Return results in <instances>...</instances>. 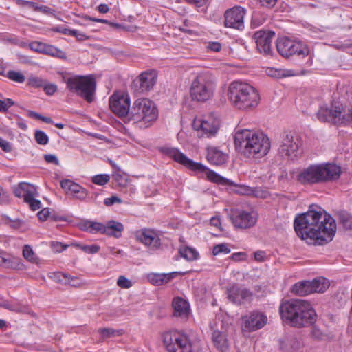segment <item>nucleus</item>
Instances as JSON below:
<instances>
[{"instance_id":"nucleus-35","label":"nucleus","mask_w":352,"mask_h":352,"mask_svg":"<svg viewBox=\"0 0 352 352\" xmlns=\"http://www.w3.org/2000/svg\"><path fill=\"white\" fill-rule=\"evenodd\" d=\"M179 254L181 257L188 261L198 260L200 257L199 252L194 248L189 246H183L179 249Z\"/></svg>"},{"instance_id":"nucleus-12","label":"nucleus","mask_w":352,"mask_h":352,"mask_svg":"<svg viewBox=\"0 0 352 352\" xmlns=\"http://www.w3.org/2000/svg\"><path fill=\"white\" fill-rule=\"evenodd\" d=\"M316 116L321 122L334 124H346L349 122L348 114L344 113V107L339 102H333L330 107H321Z\"/></svg>"},{"instance_id":"nucleus-42","label":"nucleus","mask_w":352,"mask_h":352,"mask_svg":"<svg viewBox=\"0 0 352 352\" xmlns=\"http://www.w3.org/2000/svg\"><path fill=\"white\" fill-rule=\"evenodd\" d=\"M267 73L268 76L274 77V78H283V77H286V76H289L292 75L291 74H289L288 72H286L281 69H274V68H268Z\"/></svg>"},{"instance_id":"nucleus-43","label":"nucleus","mask_w":352,"mask_h":352,"mask_svg":"<svg viewBox=\"0 0 352 352\" xmlns=\"http://www.w3.org/2000/svg\"><path fill=\"white\" fill-rule=\"evenodd\" d=\"M34 138L36 142L40 145H46L49 142V137L45 132L41 130L35 131Z\"/></svg>"},{"instance_id":"nucleus-45","label":"nucleus","mask_w":352,"mask_h":352,"mask_svg":"<svg viewBox=\"0 0 352 352\" xmlns=\"http://www.w3.org/2000/svg\"><path fill=\"white\" fill-rule=\"evenodd\" d=\"M98 333L102 338L106 339L108 338L113 337L116 335H120V331L115 330L112 328H102L98 329Z\"/></svg>"},{"instance_id":"nucleus-48","label":"nucleus","mask_w":352,"mask_h":352,"mask_svg":"<svg viewBox=\"0 0 352 352\" xmlns=\"http://www.w3.org/2000/svg\"><path fill=\"white\" fill-rule=\"evenodd\" d=\"M117 285L121 288L129 289L132 286V283L124 276H120L117 280Z\"/></svg>"},{"instance_id":"nucleus-61","label":"nucleus","mask_w":352,"mask_h":352,"mask_svg":"<svg viewBox=\"0 0 352 352\" xmlns=\"http://www.w3.org/2000/svg\"><path fill=\"white\" fill-rule=\"evenodd\" d=\"M344 227L346 229L352 230V217L347 216L342 219Z\"/></svg>"},{"instance_id":"nucleus-29","label":"nucleus","mask_w":352,"mask_h":352,"mask_svg":"<svg viewBox=\"0 0 352 352\" xmlns=\"http://www.w3.org/2000/svg\"><path fill=\"white\" fill-rule=\"evenodd\" d=\"M0 266H4L11 269H21L23 264L21 259L19 257L8 255L0 251Z\"/></svg>"},{"instance_id":"nucleus-5","label":"nucleus","mask_w":352,"mask_h":352,"mask_svg":"<svg viewBox=\"0 0 352 352\" xmlns=\"http://www.w3.org/2000/svg\"><path fill=\"white\" fill-rule=\"evenodd\" d=\"M340 174L341 168L335 164H316L302 169L296 179L302 185H312L337 180Z\"/></svg>"},{"instance_id":"nucleus-4","label":"nucleus","mask_w":352,"mask_h":352,"mask_svg":"<svg viewBox=\"0 0 352 352\" xmlns=\"http://www.w3.org/2000/svg\"><path fill=\"white\" fill-rule=\"evenodd\" d=\"M162 341L168 352H201L203 349L199 337L183 330L164 332Z\"/></svg>"},{"instance_id":"nucleus-57","label":"nucleus","mask_w":352,"mask_h":352,"mask_svg":"<svg viewBox=\"0 0 352 352\" xmlns=\"http://www.w3.org/2000/svg\"><path fill=\"white\" fill-rule=\"evenodd\" d=\"M240 192L243 195H252L254 194V190L245 185L240 186Z\"/></svg>"},{"instance_id":"nucleus-30","label":"nucleus","mask_w":352,"mask_h":352,"mask_svg":"<svg viewBox=\"0 0 352 352\" xmlns=\"http://www.w3.org/2000/svg\"><path fill=\"white\" fill-rule=\"evenodd\" d=\"M212 340L215 347L221 352L228 349L229 345L226 336L219 331H214L212 335Z\"/></svg>"},{"instance_id":"nucleus-59","label":"nucleus","mask_w":352,"mask_h":352,"mask_svg":"<svg viewBox=\"0 0 352 352\" xmlns=\"http://www.w3.org/2000/svg\"><path fill=\"white\" fill-rule=\"evenodd\" d=\"M266 253L262 250H258L254 252V258L255 260L262 262L265 260Z\"/></svg>"},{"instance_id":"nucleus-2","label":"nucleus","mask_w":352,"mask_h":352,"mask_svg":"<svg viewBox=\"0 0 352 352\" xmlns=\"http://www.w3.org/2000/svg\"><path fill=\"white\" fill-rule=\"evenodd\" d=\"M234 144L241 155L250 160L265 157L271 147L270 140L267 135L248 129L236 132Z\"/></svg>"},{"instance_id":"nucleus-24","label":"nucleus","mask_w":352,"mask_h":352,"mask_svg":"<svg viewBox=\"0 0 352 352\" xmlns=\"http://www.w3.org/2000/svg\"><path fill=\"white\" fill-rule=\"evenodd\" d=\"M156 80L157 74L155 71L144 72L135 80L134 83L139 85L140 92H145L153 88Z\"/></svg>"},{"instance_id":"nucleus-14","label":"nucleus","mask_w":352,"mask_h":352,"mask_svg":"<svg viewBox=\"0 0 352 352\" xmlns=\"http://www.w3.org/2000/svg\"><path fill=\"white\" fill-rule=\"evenodd\" d=\"M228 219L235 228L248 229L254 226L258 221L257 212L253 210L232 209L229 212Z\"/></svg>"},{"instance_id":"nucleus-58","label":"nucleus","mask_w":352,"mask_h":352,"mask_svg":"<svg viewBox=\"0 0 352 352\" xmlns=\"http://www.w3.org/2000/svg\"><path fill=\"white\" fill-rule=\"evenodd\" d=\"M49 215L50 211L48 208L43 209L42 210L39 211L37 214L38 219L43 221H45Z\"/></svg>"},{"instance_id":"nucleus-11","label":"nucleus","mask_w":352,"mask_h":352,"mask_svg":"<svg viewBox=\"0 0 352 352\" xmlns=\"http://www.w3.org/2000/svg\"><path fill=\"white\" fill-rule=\"evenodd\" d=\"M276 48L283 57L288 58L296 55L300 57L308 56L309 50L302 41L284 36L277 39Z\"/></svg>"},{"instance_id":"nucleus-22","label":"nucleus","mask_w":352,"mask_h":352,"mask_svg":"<svg viewBox=\"0 0 352 352\" xmlns=\"http://www.w3.org/2000/svg\"><path fill=\"white\" fill-rule=\"evenodd\" d=\"M29 47L31 50L50 55L53 57H58L65 58L66 57L65 53L61 50L56 47L54 45H48L39 41H33L29 44Z\"/></svg>"},{"instance_id":"nucleus-62","label":"nucleus","mask_w":352,"mask_h":352,"mask_svg":"<svg viewBox=\"0 0 352 352\" xmlns=\"http://www.w3.org/2000/svg\"><path fill=\"white\" fill-rule=\"evenodd\" d=\"M188 3L194 5L196 7H202L206 5L208 0H185Z\"/></svg>"},{"instance_id":"nucleus-13","label":"nucleus","mask_w":352,"mask_h":352,"mask_svg":"<svg viewBox=\"0 0 352 352\" xmlns=\"http://www.w3.org/2000/svg\"><path fill=\"white\" fill-rule=\"evenodd\" d=\"M300 138L292 132L287 133L283 136V140L278 148L279 154L291 160L296 159L301 153Z\"/></svg>"},{"instance_id":"nucleus-21","label":"nucleus","mask_w":352,"mask_h":352,"mask_svg":"<svg viewBox=\"0 0 352 352\" xmlns=\"http://www.w3.org/2000/svg\"><path fill=\"white\" fill-rule=\"evenodd\" d=\"M275 36L272 31L259 30L254 34V39L260 53L269 54L271 52V43Z\"/></svg>"},{"instance_id":"nucleus-47","label":"nucleus","mask_w":352,"mask_h":352,"mask_svg":"<svg viewBox=\"0 0 352 352\" xmlns=\"http://www.w3.org/2000/svg\"><path fill=\"white\" fill-rule=\"evenodd\" d=\"M46 80L38 76H32L28 78V84L33 87H43Z\"/></svg>"},{"instance_id":"nucleus-10","label":"nucleus","mask_w":352,"mask_h":352,"mask_svg":"<svg viewBox=\"0 0 352 352\" xmlns=\"http://www.w3.org/2000/svg\"><path fill=\"white\" fill-rule=\"evenodd\" d=\"M67 88L72 93L91 103L94 100L96 79L92 75L75 76L65 80Z\"/></svg>"},{"instance_id":"nucleus-50","label":"nucleus","mask_w":352,"mask_h":352,"mask_svg":"<svg viewBox=\"0 0 352 352\" xmlns=\"http://www.w3.org/2000/svg\"><path fill=\"white\" fill-rule=\"evenodd\" d=\"M69 245L67 244H63L60 242L58 241H53L51 243V247L54 252H62L63 251L65 250L68 248Z\"/></svg>"},{"instance_id":"nucleus-3","label":"nucleus","mask_w":352,"mask_h":352,"mask_svg":"<svg viewBox=\"0 0 352 352\" xmlns=\"http://www.w3.org/2000/svg\"><path fill=\"white\" fill-rule=\"evenodd\" d=\"M283 321L298 328L311 326L315 323L317 314L311 305L301 299L283 302L279 307Z\"/></svg>"},{"instance_id":"nucleus-1","label":"nucleus","mask_w":352,"mask_h":352,"mask_svg":"<svg viewBox=\"0 0 352 352\" xmlns=\"http://www.w3.org/2000/svg\"><path fill=\"white\" fill-rule=\"evenodd\" d=\"M294 230L302 240L324 245L333 240L336 232L335 220L321 208L311 207L307 212L298 214L294 222Z\"/></svg>"},{"instance_id":"nucleus-6","label":"nucleus","mask_w":352,"mask_h":352,"mask_svg":"<svg viewBox=\"0 0 352 352\" xmlns=\"http://www.w3.org/2000/svg\"><path fill=\"white\" fill-rule=\"evenodd\" d=\"M158 118V110L151 100L142 98L135 100L124 122L135 127L144 129L150 127Z\"/></svg>"},{"instance_id":"nucleus-31","label":"nucleus","mask_w":352,"mask_h":352,"mask_svg":"<svg viewBox=\"0 0 352 352\" xmlns=\"http://www.w3.org/2000/svg\"><path fill=\"white\" fill-rule=\"evenodd\" d=\"M54 275L58 282L64 284H69L73 287H79L82 284L78 277L72 276L67 273L57 272Z\"/></svg>"},{"instance_id":"nucleus-51","label":"nucleus","mask_w":352,"mask_h":352,"mask_svg":"<svg viewBox=\"0 0 352 352\" xmlns=\"http://www.w3.org/2000/svg\"><path fill=\"white\" fill-rule=\"evenodd\" d=\"M43 88L45 94L49 96L53 95L57 91V86L55 84L48 82L47 80Z\"/></svg>"},{"instance_id":"nucleus-63","label":"nucleus","mask_w":352,"mask_h":352,"mask_svg":"<svg viewBox=\"0 0 352 352\" xmlns=\"http://www.w3.org/2000/svg\"><path fill=\"white\" fill-rule=\"evenodd\" d=\"M109 252L111 254L115 256H124V252L123 250L116 248V247L109 248Z\"/></svg>"},{"instance_id":"nucleus-15","label":"nucleus","mask_w":352,"mask_h":352,"mask_svg":"<svg viewBox=\"0 0 352 352\" xmlns=\"http://www.w3.org/2000/svg\"><path fill=\"white\" fill-rule=\"evenodd\" d=\"M267 316L263 312L253 311L241 318V329L243 332H253L262 329L267 322Z\"/></svg>"},{"instance_id":"nucleus-32","label":"nucleus","mask_w":352,"mask_h":352,"mask_svg":"<svg viewBox=\"0 0 352 352\" xmlns=\"http://www.w3.org/2000/svg\"><path fill=\"white\" fill-rule=\"evenodd\" d=\"M291 291L298 296H307L312 294L310 280H302L294 284Z\"/></svg>"},{"instance_id":"nucleus-56","label":"nucleus","mask_w":352,"mask_h":352,"mask_svg":"<svg viewBox=\"0 0 352 352\" xmlns=\"http://www.w3.org/2000/svg\"><path fill=\"white\" fill-rule=\"evenodd\" d=\"M230 258L235 261H245L247 258V254L245 252H235L231 255Z\"/></svg>"},{"instance_id":"nucleus-18","label":"nucleus","mask_w":352,"mask_h":352,"mask_svg":"<svg viewBox=\"0 0 352 352\" xmlns=\"http://www.w3.org/2000/svg\"><path fill=\"white\" fill-rule=\"evenodd\" d=\"M130 97L128 94L116 93L109 98V107L111 111L120 117L126 118L130 107Z\"/></svg>"},{"instance_id":"nucleus-20","label":"nucleus","mask_w":352,"mask_h":352,"mask_svg":"<svg viewBox=\"0 0 352 352\" xmlns=\"http://www.w3.org/2000/svg\"><path fill=\"white\" fill-rule=\"evenodd\" d=\"M252 292L237 284L232 285L227 288L228 298L236 305H241L252 300Z\"/></svg>"},{"instance_id":"nucleus-23","label":"nucleus","mask_w":352,"mask_h":352,"mask_svg":"<svg viewBox=\"0 0 352 352\" xmlns=\"http://www.w3.org/2000/svg\"><path fill=\"white\" fill-rule=\"evenodd\" d=\"M61 188L67 194H71L78 199H84L87 195L85 188L69 179H64L60 182Z\"/></svg>"},{"instance_id":"nucleus-37","label":"nucleus","mask_w":352,"mask_h":352,"mask_svg":"<svg viewBox=\"0 0 352 352\" xmlns=\"http://www.w3.org/2000/svg\"><path fill=\"white\" fill-rule=\"evenodd\" d=\"M0 307L15 312H23L25 310V307L18 302H9L8 300L0 302Z\"/></svg>"},{"instance_id":"nucleus-44","label":"nucleus","mask_w":352,"mask_h":352,"mask_svg":"<svg viewBox=\"0 0 352 352\" xmlns=\"http://www.w3.org/2000/svg\"><path fill=\"white\" fill-rule=\"evenodd\" d=\"M110 180V175L108 174H99L94 176L91 182L99 186H104L107 184Z\"/></svg>"},{"instance_id":"nucleus-17","label":"nucleus","mask_w":352,"mask_h":352,"mask_svg":"<svg viewBox=\"0 0 352 352\" xmlns=\"http://www.w3.org/2000/svg\"><path fill=\"white\" fill-rule=\"evenodd\" d=\"M219 126L220 120L214 114H210L202 119H195L193 122L194 129L201 130L207 138L214 136Z\"/></svg>"},{"instance_id":"nucleus-26","label":"nucleus","mask_w":352,"mask_h":352,"mask_svg":"<svg viewBox=\"0 0 352 352\" xmlns=\"http://www.w3.org/2000/svg\"><path fill=\"white\" fill-rule=\"evenodd\" d=\"M179 274L181 273L178 272H173L170 273L151 272L147 274V279L152 285L161 286L170 282Z\"/></svg>"},{"instance_id":"nucleus-34","label":"nucleus","mask_w":352,"mask_h":352,"mask_svg":"<svg viewBox=\"0 0 352 352\" xmlns=\"http://www.w3.org/2000/svg\"><path fill=\"white\" fill-rule=\"evenodd\" d=\"M35 192L34 186L25 182H21L14 188V195L17 197H23L24 201L27 195Z\"/></svg>"},{"instance_id":"nucleus-60","label":"nucleus","mask_w":352,"mask_h":352,"mask_svg":"<svg viewBox=\"0 0 352 352\" xmlns=\"http://www.w3.org/2000/svg\"><path fill=\"white\" fill-rule=\"evenodd\" d=\"M278 0H258L261 5L266 8H272L275 6Z\"/></svg>"},{"instance_id":"nucleus-25","label":"nucleus","mask_w":352,"mask_h":352,"mask_svg":"<svg viewBox=\"0 0 352 352\" xmlns=\"http://www.w3.org/2000/svg\"><path fill=\"white\" fill-rule=\"evenodd\" d=\"M206 157L211 164L221 166L227 162L228 155L218 147L209 146L207 148Z\"/></svg>"},{"instance_id":"nucleus-41","label":"nucleus","mask_w":352,"mask_h":352,"mask_svg":"<svg viewBox=\"0 0 352 352\" xmlns=\"http://www.w3.org/2000/svg\"><path fill=\"white\" fill-rule=\"evenodd\" d=\"M6 76L18 83H23L25 80V76L21 72L14 70L8 71Z\"/></svg>"},{"instance_id":"nucleus-28","label":"nucleus","mask_w":352,"mask_h":352,"mask_svg":"<svg viewBox=\"0 0 352 352\" xmlns=\"http://www.w3.org/2000/svg\"><path fill=\"white\" fill-rule=\"evenodd\" d=\"M123 230L124 226L122 223L111 220L104 224L102 234L118 239L121 237Z\"/></svg>"},{"instance_id":"nucleus-39","label":"nucleus","mask_w":352,"mask_h":352,"mask_svg":"<svg viewBox=\"0 0 352 352\" xmlns=\"http://www.w3.org/2000/svg\"><path fill=\"white\" fill-rule=\"evenodd\" d=\"M75 247H76L77 248L81 250L82 251H83L84 252L87 253V254H96L97 253L100 248L99 245H83V244H80V243H74L73 244Z\"/></svg>"},{"instance_id":"nucleus-53","label":"nucleus","mask_w":352,"mask_h":352,"mask_svg":"<svg viewBox=\"0 0 352 352\" xmlns=\"http://www.w3.org/2000/svg\"><path fill=\"white\" fill-rule=\"evenodd\" d=\"M0 148L5 152L9 153L12 150V144L0 137Z\"/></svg>"},{"instance_id":"nucleus-36","label":"nucleus","mask_w":352,"mask_h":352,"mask_svg":"<svg viewBox=\"0 0 352 352\" xmlns=\"http://www.w3.org/2000/svg\"><path fill=\"white\" fill-rule=\"evenodd\" d=\"M310 283L312 293H323L329 287V283L325 278L314 279Z\"/></svg>"},{"instance_id":"nucleus-7","label":"nucleus","mask_w":352,"mask_h":352,"mask_svg":"<svg viewBox=\"0 0 352 352\" xmlns=\"http://www.w3.org/2000/svg\"><path fill=\"white\" fill-rule=\"evenodd\" d=\"M228 96L232 104L239 109L255 108L260 101L258 91L250 84L241 81L230 83Z\"/></svg>"},{"instance_id":"nucleus-40","label":"nucleus","mask_w":352,"mask_h":352,"mask_svg":"<svg viewBox=\"0 0 352 352\" xmlns=\"http://www.w3.org/2000/svg\"><path fill=\"white\" fill-rule=\"evenodd\" d=\"M23 256L28 261L34 263L37 260V256L34 252L32 248L29 245H25L23 248Z\"/></svg>"},{"instance_id":"nucleus-54","label":"nucleus","mask_w":352,"mask_h":352,"mask_svg":"<svg viewBox=\"0 0 352 352\" xmlns=\"http://www.w3.org/2000/svg\"><path fill=\"white\" fill-rule=\"evenodd\" d=\"M122 202V199L117 196H112L111 197L106 198L104 200V204L107 206H111L116 203L121 204Z\"/></svg>"},{"instance_id":"nucleus-8","label":"nucleus","mask_w":352,"mask_h":352,"mask_svg":"<svg viewBox=\"0 0 352 352\" xmlns=\"http://www.w3.org/2000/svg\"><path fill=\"white\" fill-rule=\"evenodd\" d=\"M160 152L176 162L188 168L189 169L199 173H205L208 179L214 183L233 186L234 183L229 179L219 175L214 171L210 170L201 163H197L187 157L183 153L176 148L163 146L160 148Z\"/></svg>"},{"instance_id":"nucleus-55","label":"nucleus","mask_w":352,"mask_h":352,"mask_svg":"<svg viewBox=\"0 0 352 352\" xmlns=\"http://www.w3.org/2000/svg\"><path fill=\"white\" fill-rule=\"evenodd\" d=\"M43 157H44V160H45V162L49 164H55L57 166L59 165V160L55 155L46 154V155H44Z\"/></svg>"},{"instance_id":"nucleus-49","label":"nucleus","mask_w":352,"mask_h":352,"mask_svg":"<svg viewBox=\"0 0 352 352\" xmlns=\"http://www.w3.org/2000/svg\"><path fill=\"white\" fill-rule=\"evenodd\" d=\"M68 35L75 36L78 41H85L89 38V36H87L85 33L75 29L69 30Z\"/></svg>"},{"instance_id":"nucleus-27","label":"nucleus","mask_w":352,"mask_h":352,"mask_svg":"<svg viewBox=\"0 0 352 352\" xmlns=\"http://www.w3.org/2000/svg\"><path fill=\"white\" fill-rule=\"evenodd\" d=\"M173 308V315L176 317H180L186 319L188 317L190 312V306L187 301L181 297H176L172 302Z\"/></svg>"},{"instance_id":"nucleus-38","label":"nucleus","mask_w":352,"mask_h":352,"mask_svg":"<svg viewBox=\"0 0 352 352\" xmlns=\"http://www.w3.org/2000/svg\"><path fill=\"white\" fill-rule=\"evenodd\" d=\"M35 192H32L25 197V202L27 203L32 210H37L41 208V203L39 200L34 198Z\"/></svg>"},{"instance_id":"nucleus-19","label":"nucleus","mask_w":352,"mask_h":352,"mask_svg":"<svg viewBox=\"0 0 352 352\" xmlns=\"http://www.w3.org/2000/svg\"><path fill=\"white\" fill-rule=\"evenodd\" d=\"M245 13V9L241 6H234L227 10L224 14L225 26L236 30L243 29Z\"/></svg>"},{"instance_id":"nucleus-16","label":"nucleus","mask_w":352,"mask_h":352,"mask_svg":"<svg viewBox=\"0 0 352 352\" xmlns=\"http://www.w3.org/2000/svg\"><path fill=\"white\" fill-rule=\"evenodd\" d=\"M137 241L142 243L150 251H157L161 248L162 240L160 232L153 229L142 228L135 232Z\"/></svg>"},{"instance_id":"nucleus-64","label":"nucleus","mask_w":352,"mask_h":352,"mask_svg":"<svg viewBox=\"0 0 352 352\" xmlns=\"http://www.w3.org/2000/svg\"><path fill=\"white\" fill-rule=\"evenodd\" d=\"M208 48L213 52H219L221 49V45L218 42H212L208 44Z\"/></svg>"},{"instance_id":"nucleus-33","label":"nucleus","mask_w":352,"mask_h":352,"mask_svg":"<svg viewBox=\"0 0 352 352\" xmlns=\"http://www.w3.org/2000/svg\"><path fill=\"white\" fill-rule=\"evenodd\" d=\"M104 224L99 222L86 220L80 223V229L83 231L91 233H101L102 234V229Z\"/></svg>"},{"instance_id":"nucleus-52","label":"nucleus","mask_w":352,"mask_h":352,"mask_svg":"<svg viewBox=\"0 0 352 352\" xmlns=\"http://www.w3.org/2000/svg\"><path fill=\"white\" fill-rule=\"evenodd\" d=\"M10 201V197L8 193L4 190L2 186L0 185V204H7Z\"/></svg>"},{"instance_id":"nucleus-46","label":"nucleus","mask_w":352,"mask_h":352,"mask_svg":"<svg viewBox=\"0 0 352 352\" xmlns=\"http://www.w3.org/2000/svg\"><path fill=\"white\" fill-rule=\"evenodd\" d=\"M230 252V249L226 243H220L214 245L212 249L213 255H218L220 254H227Z\"/></svg>"},{"instance_id":"nucleus-9","label":"nucleus","mask_w":352,"mask_h":352,"mask_svg":"<svg viewBox=\"0 0 352 352\" xmlns=\"http://www.w3.org/2000/svg\"><path fill=\"white\" fill-rule=\"evenodd\" d=\"M215 87V79L211 74L200 73L192 81L190 96L193 101L206 102L213 96Z\"/></svg>"}]
</instances>
